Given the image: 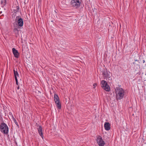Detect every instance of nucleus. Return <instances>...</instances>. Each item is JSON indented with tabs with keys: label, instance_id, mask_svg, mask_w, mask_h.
I'll list each match as a JSON object with an SVG mask.
<instances>
[{
	"label": "nucleus",
	"instance_id": "1",
	"mask_svg": "<svg viewBox=\"0 0 146 146\" xmlns=\"http://www.w3.org/2000/svg\"><path fill=\"white\" fill-rule=\"evenodd\" d=\"M115 90L117 99L119 100L121 99L124 95V90L121 88L117 87L115 88Z\"/></svg>",
	"mask_w": 146,
	"mask_h": 146
},
{
	"label": "nucleus",
	"instance_id": "2",
	"mask_svg": "<svg viewBox=\"0 0 146 146\" xmlns=\"http://www.w3.org/2000/svg\"><path fill=\"white\" fill-rule=\"evenodd\" d=\"M0 129L1 131L4 134H7L9 132V128L6 124L3 123L0 125Z\"/></svg>",
	"mask_w": 146,
	"mask_h": 146
},
{
	"label": "nucleus",
	"instance_id": "3",
	"mask_svg": "<svg viewBox=\"0 0 146 146\" xmlns=\"http://www.w3.org/2000/svg\"><path fill=\"white\" fill-rule=\"evenodd\" d=\"M101 84H102V87L104 90L107 92L110 91V88L108 84L107 83L105 80H102L101 81Z\"/></svg>",
	"mask_w": 146,
	"mask_h": 146
},
{
	"label": "nucleus",
	"instance_id": "4",
	"mask_svg": "<svg viewBox=\"0 0 146 146\" xmlns=\"http://www.w3.org/2000/svg\"><path fill=\"white\" fill-rule=\"evenodd\" d=\"M13 8L12 13H13L12 16L13 18H15L16 15L17 13L19 11V7L17 6V5L14 4L13 6Z\"/></svg>",
	"mask_w": 146,
	"mask_h": 146
},
{
	"label": "nucleus",
	"instance_id": "5",
	"mask_svg": "<svg viewBox=\"0 0 146 146\" xmlns=\"http://www.w3.org/2000/svg\"><path fill=\"white\" fill-rule=\"evenodd\" d=\"M96 141L100 146H103L105 144V142L102 140V137L100 135L97 137Z\"/></svg>",
	"mask_w": 146,
	"mask_h": 146
},
{
	"label": "nucleus",
	"instance_id": "6",
	"mask_svg": "<svg viewBox=\"0 0 146 146\" xmlns=\"http://www.w3.org/2000/svg\"><path fill=\"white\" fill-rule=\"evenodd\" d=\"M80 4L79 0H72L71 2V4L72 6L76 8L79 7Z\"/></svg>",
	"mask_w": 146,
	"mask_h": 146
},
{
	"label": "nucleus",
	"instance_id": "7",
	"mask_svg": "<svg viewBox=\"0 0 146 146\" xmlns=\"http://www.w3.org/2000/svg\"><path fill=\"white\" fill-rule=\"evenodd\" d=\"M16 22H17L18 24V26L22 27L23 24V19L20 16H17L15 19Z\"/></svg>",
	"mask_w": 146,
	"mask_h": 146
},
{
	"label": "nucleus",
	"instance_id": "8",
	"mask_svg": "<svg viewBox=\"0 0 146 146\" xmlns=\"http://www.w3.org/2000/svg\"><path fill=\"white\" fill-rule=\"evenodd\" d=\"M102 72V75L104 79H106L107 78H110V74L107 71H103V72Z\"/></svg>",
	"mask_w": 146,
	"mask_h": 146
},
{
	"label": "nucleus",
	"instance_id": "9",
	"mask_svg": "<svg viewBox=\"0 0 146 146\" xmlns=\"http://www.w3.org/2000/svg\"><path fill=\"white\" fill-rule=\"evenodd\" d=\"M13 52L16 58H18L19 56V54L18 51L15 48H13L12 49Z\"/></svg>",
	"mask_w": 146,
	"mask_h": 146
},
{
	"label": "nucleus",
	"instance_id": "10",
	"mask_svg": "<svg viewBox=\"0 0 146 146\" xmlns=\"http://www.w3.org/2000/svg\"><path fill=\"white\" fill-rule=\"evenodd\" d=\"M15 77V80L16 81V84H17L18 85V80L17 79V77H19V74L17 71L15 70V69L13 70Z\"/></svg>",
	"mask_w": 146,
	"mask_h": 146
},
{
	"label": "nucleus",
	"instance_id": "11",
	"mask_svg": "<svg viewBox=\"0 0 146 146\" xmlns=\"http://www.w3.org/2000/svg\"><path fill=\"white\" fill-rule=\"evenodd\" d=\"M104 128L105 130L108 131L110 129V125L108 122H105L104 125Z\"/></svg>",
	"mask_w": 146,
	"mask_h": 146
},
{
	"label": "nucleus",
	"instance_id": "12",
	"mask_svg": "<svg viewBox=\"0 0 146 146\" xmlns=\"http://www.w3.org/2000/svg\"><path fill=\"white\" fill-rule=\"evenodd\" d=\"M38 127V133L39 135H40L41 137L43 138V135L42 132V129L41 126L40 125H38L37 126Z\"/></svg>",
	"mask_w": 146,
	"mask_h": 146
},
{
	"label": "nucleus",
	"instance_id": "13",
	"mask_svg": "<svg viewBox=\"0 0 146 146\" xmlns=\"http://www.w3.org/2000/svg\"><path fill=\"white\" fill-rule=\"evenodd\" d=\"M54 100L55 103H56L57 102H59L60 101L58 97L56 94H55L54 95Z\"/></svg>",
	"mask_w": 146,
	"mask_h": 146
},
{
	"label": "nucleus",
	"instance_id": "14",
	"mask_svg": "<svg viewBox=\"0 0 146 146\" xmlns=\"http://www.w3.org/2000/svg\"><path fill=\"white\" fill-rule=\"evenodd\" d=\"M14 32L16 33H17L19 32V26L17 25L15 27V25L14 26Z\"/></svg>",
	"mask_w": 146,
	"mask_h": 146
},
{
	"label": "nucleus",
	"instance_id": "15",
	"mask_svg": "<svg viewBox=\"0 0 146 146\" xmlns=\"http://www.w3.org/2000/svg\"><path fill=\"white\" fill-rule=\"evenodd\" d=\"M56 105L57 106V107L59 109H61V105L60 101L57 102L56 103Z\"/></svg>",
	"mask_w": 146,
	"mask_h": 146
},
{
	"label": "nucleus",
	"instance_id": "16",
	"mask_svg": "<svg viewBox=\"0 0 146 146\" xmlns=\"http://www.w3.org/2000/svg\"><path fill=\"white\" fill-rule=\"evenodd\" d=\"M1 3L2 4L3 3L4 5H5L6 4V0L1 1Z\"/></svg>",
	"mask_w": 146,
	"mask_h": 146
},
{
	"label": "nucleus",
	"instance_id": "17",
	"mask_svg": "<svg viewBox=\"0 0 146 146\" xmlns=\"http://www.w3.org/2000/svg\"><path fill=\"white\" fill-rule=\"evenodd\" d=\"M13 120L14 121V122H15V123L16 124L17 126H18L19 125H18V123L17 122V121H16V119L15 118H13Z\"/></svg>",
	"mask_w": 146,
	"mask_h": 146
},
{
	"label": "nucleus",
	"instance_id": "18",
	"mask_svg": "<svg viewBox=\"0 0 146 146\" xmlns=\"http://www.w3.org/2000/svg\"><path fill=\"white\" fill-rule=\"evenodd\" d=\"M97 86V84L96 83H95L94 84L93 86H94V88H95V87Z\"/></svg>",
	"mask_w": 146,
	"mask_h": 146
},
{
	"label": "nucleus",
	"instance_id": "19",
	"mask_svg": "<svg viewBox=\"0 0 146 146\" xmlns=\"http://www.w3.org/2000/svg\"><path fill=\"white\" fill-rule=\"evenodd\" d=\"M17 89L18 90L19 88V86H18L17 87Z\"/></svg>",
	"mask_w": 146,
	"mask_h": 146
},
{
	"label": "nucleus",
	"instance_id": "20",
	"mask_svg": "<svg viewBox=\"0 0 146 146\" xmlns=\"http://www.w3.org/2000/svg\"><path fill=\"white\" fill-rule=\"evenodd\" d=\"M143 63H144V62H145V60H143Z\"/></svg>",
	"mask_w": 146,
	"mask_h": 146
},
{
	"label": "nucleus",
	"instance_id": "21",
	"mask_svg": "<svg viewBox=\"0 0 146 146\" xmlns=\"http://www.w3.org/2000/svg\"><path fill=\"white\" fill-rule=\"evenodd\" d=\"M133 63L134 64V65H135V62H133Z\"/></svg>",
	"mask_w": 146,
	"mask_h": 146
},
{
	"label": "nucleus",
	"instance_id": "22",
	"mask_svg": "<svg viewBox=\"0 0 146 146\" xmlns=\"http://www.w3.org/2000/svg\"><path fill=\"white\" fill-rule=\"evenodd\" d=\"M135 61H138V60H135Z\"/></svg>",
	"mask_w": 146,
	"mask_h": 146
}]
</instances>
